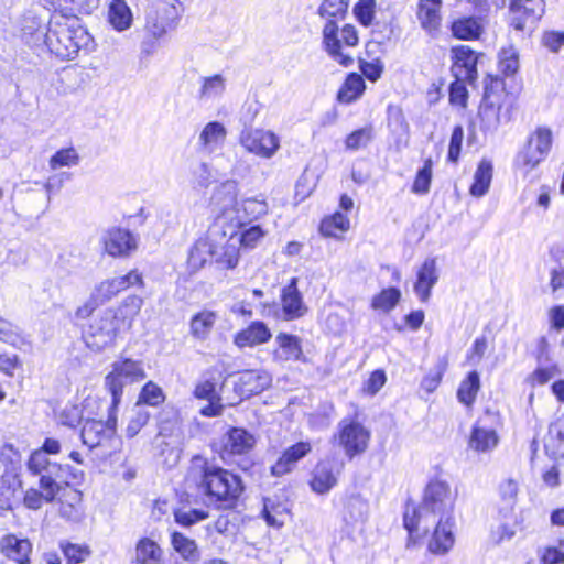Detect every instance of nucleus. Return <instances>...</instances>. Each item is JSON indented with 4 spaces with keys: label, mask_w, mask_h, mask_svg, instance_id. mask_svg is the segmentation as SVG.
Wrapping results in <instances>:
<instances>
[{
    "label": "nucleus",
    "mask_w": 564,
    "mask_h": 564,
    "mask_svg": "<svg viewBox=\"0 0 564 564\" xmlns=\"http://www.w3.org/2000/svg\"><path fill=\"white\" fill-rule=\"evenodd\" d=\"M457 492L452 489L446 480L432 479L426 485L421 505L408 507L404 511L403 523L410 534L422 531L424 534L430 530V523L435 518L454 517Z\"/></svg>",
    "instance_id": "1"
},
{
    "label": "nucleus",
    "mask_w": 564,
    "mask_h": 564,
    "mask_svg": "<svg viewBox=\"0 0 564 564\" xmlns=\"http://www.w3.org/2000/svg\"><path fill=\"white\" fill-rule=\"evenodd\" d=\"M187 481L195 484L199 491L215 501L232 505L243 490L240 477L212 465L202 456L193 457Z\"/></svg>",
    "instance_id": "2"
},
{
    "label": "nucleus",
    "mask_w": 564,
    "mask_h": 564,
    "mask_svg": "<svg viewBox=\"0 0 564 564\" xmlns=\"http://www.w3.org/2000/svg\"><path fill=\"white\" fill-rule=\"evenodd\" d=\"M93 42V36L80 25L76 17H67L62 13L52 15L45 43L56 56L73 59L82 50L89 52Z\"/></svg>",
    "instance_id": "3"
},
{
    "label": "nucleus",
    "mask_w": 564,
    "mask_h": 564,
    "mask_svg": "<svg viewBox=\"0 0 564 564\" xmlns=\"http://www.w3.org/2000/svg\"><path fill=\"white\" fill-rule=\"evenodd\" d=\"M181 15V3L177 0L153 1L145 10L144 32L150 41L143 42V50L150 53L154 48V42L177 28Z\"/></svg>",
    "instance_id": "4"
},
{
    "label": "nucleus",
    "mask_w": 564,
    "mask_h": 564,
    "mask_svg": "<svg viewBox=\"0 0 564 564\" xmlns=\"http://www.w3.org/2000/svg\"><path fill=\"white\" fill-rule=\"evenodd\" d=\"M349 0H323L317 9V14L326 20L323 28V45L328 55L338 64L348 67L352 64V57L339 50L337 21L343 20L348 10Z\"/></svg>",
    "instance_id": "5"
},
{
    "label": "nucleus",
    "mask_w": 564,
    "mask_h": 564,
    "mask_svg": "<svg viewBox=\"0 0 564 564\" xmlns=\"http://www.w3.org/2000/svg\"><path fill=\"white\" fill-rule=\"evenodd\" d=\"M28 470L33 476H39L40 489L57 496L70 481L77 479V474L69 465L51 462L43 452H33L26 463Z\"/></svg>",
    "instance_id": "6"
},
{
    "label": "nucleus",
    "mask_w": 564,
    "mask_h": 564,
    "mask_svg": "<svg viewBox=\"0 0 564 564\" xmlns=\"http://www.w3.org/2000/svg\"><path fill=\"white\" fill-rule=\"evenodd\" d=\"M122 326L119 324L113 308H106L93 316L87 327L83 330L86 345L100 351L112 345Z\"/></svg>",
    "instance_id": "7"
},
{
    "label": "nucleus",
    "mask_w": 564,
    "mask_h": 564,
    "mask_svg": "<svg viewBox=\"0 0 564 564\" xmlns=\"http://www.w3.org/2000/svg\"><path fill=\"white\" fill-rule=\"evenodd\" d=\"M145 378L141 361L130 358L117 360L111 366V371L105 378V386L111 394L112 409H117L121 401L123 387Z\"/></svg>",
    "instance_id": "8"
},
{
    "label": "nucleus",
    "mask_w": 564,
    "mask_h": 564,
    "mask_svg": "<svg viewBox=\"0 0 564 564\" xmlns=\"http://www.w3.org/2000/svg\"><path fill=\"white\" fill-rule=\"evenodd\" d=\"M553 141L552 131L539 127L528 139L524 149L517 156V165L529 173L533 171L547 156Z\"/></svg>",
    "instance_id": "9"
},
{
    "label": "nucleus",
    "mask_w": 564,
    "mask_h": 564,
    "mask_svg": "<svg viewBox=\"0 0 564 564\" xmlns=\"http://www.w3.org/2000/svg\"><path fill=\"white\" fill-rule=\"evenodd\" d=\"M501 86L502 83L496 80L485 88L478 112L484 131H496L501 123V109L507 97Z\"/></svg>",
    "instance_id": "10"
},
{
    "label": "nucleus",
    "mask_w": 564,
    "mask_h": 564,
    "mask_svg": "<svg viewBox=\"0 0 564 564\" xmlns=\"http://www.w3.org/2000/svg\"><path fill=\"white\" fill-rule=\"evenodd\" d=\"M239 143L249 153L262 159H271L280 149V138L270 130L243 129Z\"/></svg>",
    "instance_id": "11"
},
{
    "label": "nucleus",
    "mask_w": 564,
    "mask_h": 564,
    "mask_svg": "<svg viewBox=\"0 0 564 564\" xmlns=\"http://www.w3.org/2000/svg\"><path fill=\"white\" fill-rule=\"evenodd\" d=\"M345 462L338 456H327L317 463L310 480L311 489L318 494L329 492L338 482Z\"/></svg>",
    "instance_id": "12"
},
{
    "label": "nucleus",
    "mask_w": 564,
    "mask_h": 564,
    "mask_svg": "<svg viewBox=\"0 0 564 564\" xmlns=\"http://www.w3.org/2000/svg\"><path fill=\"white\" fill-rule=\"evenodd\" d=\"M338 444L350 459L362 454L369 444L370 432L359 422L343 420L338 424Z\"/></svg>",
    "instance_id": "13"
},
{
    "label": "nucleus",
    "mask_w": 564,
    "mask_h": 564,
    "mask_svg": "<svg viewBox=\"0 0 564 564\" xmlns=\"http://www.w3.org/2000/svg\"><path fill=\"white\" fill-rule=\"evenodd\" d=\"M433 533L427 543V551L434 555H446L455 545V517L435 518L430 523Z\"/></svg>",
    "instance_id": "14"
},
{
    "label": "nucleus",
    "mask_w": 564,
    "mask_h": 564,
    "mask_svg": "<svg viewBox=\"0 0 564 564\" xmlns=\"http://www.w3.org/2000/svg\"><path fill=\"white\" fill-rule=\"evenodd\" d=\"M100 242L105 252L113 258L128 257L138 248V238L131 231L118 227L106 230Z\"/></svg>",
    "instance_id": "15"
},
{
    "label": "nucleus",
    "mask_w": 564,
    "mask_h": 564,
    "mask_svg": "<svg viewBox=\"0 0 564 564\" xmlns=\"http://www.w3.org/2000/svg\"><path fill=\"white\" fill-rule=\"evenodd\" d=\"M281 312L276 314L282 321H294L303 317L308 308L304 303L303 295L297 289V279L293 278L284 286L280 295Z\"/></svg>",
    "instance_id": "16"
},
{
    "label": "nucleus",
    "mask_w": 564,
    "mask_h": 564,
    "mask_svg": "<svg viewBox=\"0 0 564 564\" xmlns=\"http://www.w3.org/2000/svg\"><path fill=\"white\" fill-rule=\"evenodd\" d=\"M511 25L519 31L533 25L544 13L543 0H511Z\"/></svg>",
    "instance_id": "17"
},
{
    "label": "nucleus",
    "mask_w": 564,
    "mask_h": 564,
    "mask_svg": "<svg viewBox=\"0 0 564 564\" xmlns=\"http://www.w3.org/2000/svg\"><path fill=\"white\" fill-rule=\"evenodd\" d=\"M137 284H142V276L138 271H131L126 275L105 280L95 286L91 293L93 301L102 304L110 301L119 292Z\"/></svg>",
    "instance_id": "18"
},
{
    "label": "nucleus",
    "mask_w": 564,
    "mask_h": 564,
    "mask_svg": "<svg viewBox=\"0 0 564 564\" xmlns=\"http://www.w3.org/2000/svg\"><path fill=\"white\" fill-rule=\"evenodd\" d=\"M254 444L256 438L251 433L245 429L232 427L223 436L219 453L223 459H229L249 453Z\"/></svg>",
    "instance_id": "19"
},
{
    "label": "nucleus",
    "mask_w": 564,
    "mask_h": 564,
    "mask_svg": "<svg viewBox=\"0 0 564 564\" xmlns=\"http://www.w3.org/2000/svg\"><path fill=\"white\" fill-rule=\"evenodd\" d=\"M116 409L110 406L109 416L107 422L101 420H87L82 429V441L89 448L98 446L102 440L111 436L116 431L117 417L115 415Z\"/></svg>",
    "instance_id": "20"
},
{
    "label": "nucleus",
    "mask_w": 564,
    "mask_h": 564,
    "mask_svg": "<svg viewBox=\"0 0 564 564\" xmlns=\"http://www.w3.org/2000/svg\"><path fill=\"white\" fill-rule=\"evenodd\" d=\"M238 183L229 180L216 187L212 203L221 210L217 216V226L223 225L226 220H232L231 214L235 213L234 206L237 203Z\"/></svg>",
    "instance_id": "21"
},
{
    "label": "nucleus",
    "mask_w": 564,
    "mask_h": 564,
    "mask_svg": "<svg viewBox=\"0 0 564 564\" xmlns=\"http://www.w3.org/2000/svg\"><path fill=\"white\" fill-rule=\"evenodd\" d=\"M275 348L272 351V359L276 364L288 361H300L303 359L302 340L300 337L279 333L274 339Z\"/></svg>",
    "instance_id": "22"
},
{
    "label": "nucleus",
    "mask_w": 564,
    "mask_h": 564,
    "mask_svg": "<svg viewBox=\"0 0 564 564\" xmlns=\"http://www.w3.org/2000/svg\"><path fill=\"white\" fill-rule=\"evenodd\" d=\"M452 73L456 79L477 78V55L467 45H459L452 50Z\"/></svg>",
    "instance_id": "23"
},
{
    "label": "nucleus",
    "mask_w": 564,
    "mask_h": 564,
    "mask_svg": "<svg viewBox=\"0 0 564 564\" xmlns=\"http://www.w3.org/2000/svg\"><path fill=\"white\" fill-rule=\"evenodd\" d=\"M227 138L226 127L218 122H208L198 135L197 148L204 154H213L220 150Z\"/></svg>",
    "instance_id": "24"
},
{
    "label": "nucleus",
    "mask_w": 564,
    "mask_h": 564,
    "mask_svg": "<svg viewBox=\"0 0 564 564\" xmlns=\"http://www.w3.org/2000/svg\"><path fill=\"white\" fill-rule=\"evenodd\" d=\"M32 549L29 539L18 538L14 534H7L0 541L1 553L17 564H30Z\"/></svg>",
    "instance_id": "25"
},
{
    "label": "nucleus",
    "mask_w": 564,
    "mask_h": 564,
    "mask_svg": "<svg viewBox=\"0 0 564 564\" xmlns=\"http://www.w3.org/2000/svg\"><path fill=\"white\" fill-rule=\"evenodd\" d=\"M271 376L265 370H246L240 373L236 384L238 392L249 398L259 394L271 384Z\"/></svg>",
    "instance_id": "26"
},
{
    "label": "nucleus",
    "mask_w": 564,
    "mask_h": 564,
    "mask_svg": "<svg viewBox=\"0 0 564 564\" xmlns=\"http://www.w3.org/2000/svg\"><path fill=\"white\" fill-rule=\"evenodd\" d=\"M312 451L310 442H299L286 448L276 463L272 466L271 471L274 476H282L293 470L299 460L305 457Z\"/></svg>",
    "instance_id": "27"
},
{
    "label": "nucleus",
    "mask_w": 564,
    "mask_h": 564,
    "mask_svg": "<svg viewBox=\"0 0 564 564\" xmlns=\"http://www.w3.org/2000/svg\"><path fill=\"white\" fill-rule=\"evenodd\" d=\"M442 0H420L417 4V20L429 34L438 32L442 23Z\"/></svg>",
    "instance_id": "28"
},
{
    "label": "nucleus",
    "mask_w": 564,
    "mask_h": 564,
    "mask_svg": "<svg viewBox=\"0 0 564 564\" xmlns=\"http://www.w3.org/2000/svg\"><path fill=\"white\" fill-rule=\"evenodd\" d=\"M438 281L436 261L433 258L426 259L417 271V279L414 284V292L421 302H427L431 290Z\"/></svg>",
    "instance_id": "29"
},
{
    "label": "nucleus",
    "mask_w": 564,
    "mask_h": 564,
    "mask_svg": "<svg viewBox=\"0 0 564 564\" xmlns=\"http://www.w3.org/2000/svg\"><path fill=\"white\" fill-rule=\"evenodd\" d=\"M271 337L272 334L268 326L263 322L257 321L238 332L234 343L239 348L254 347L268 343Z\"/></svg>",
    "instance_id": "30"
},
{
    "label": "nucleus",
    "mask_w": 564,
    "mask_h": 564,
    "mask_svg": "<svg viewBox=\"0 0 564 564\" xmlns=\"http://www.w3.org/2000/svg\"><path fill=\"white\" fill-rule=\"evenodd\" d=\"M269 206L265 198L260 195L258 197L246 198L241 202L240 209L235 210L238 214V219L231 229L240 228L243 221L257 220L268 214Z\"/></svg>",
    "instance_id": "31"
},
{
    "label": "nucleus",
    "mask_w": 564,
    "mask_h": 564,
    "mask_svg": "<svg viewBox=\"0 0 564 564\" xmlns=\"http://www.w3.org/2000/svg\"><path fill=\"white\" fill-rule=\"evenodd\" d=\"M500 522L491 530L490 539L495 544H501L514 538L520 530L518 517L511 510H500Z\"/></svg>",
    "instance_id": "32"
},
{
    "label": "nucleus",
    "mask_w": 564,
    "mask_h": 564,
    "mask_svg": "<svg viewBox=\"0 0 564 564\" xmlns=\"http://www.w3.org/2000/svg\"><path fill=\"white\" fill-rule=\"evenodd\" d=\"M108 21L118 32H123L131 28L133 14L124 0H112L110 2L108 9Z\"/></svg>",
    "instance_id": "33"
},
{
    "label": "nucleus",
    "mask_w": 564,
    "mask_h": 564,
    "mask_svg": "<svg viewBox=\"0 0 564 564\" xmlns=\"http://www.w3.org/2000/svg\"><path fill=\"white\" fill-rule=\"evenodd\" d=\"M368 501L361 495H351L344 505V521L349 525L365 522L368 517Z\"/></svg>",
    "instance_id": "34"
},
{
    "label": "nucleus",
    "mask_w": 564,
    "mask_h": 564,
    "mask_svg": "<svg viewBox=\"0 0 564 564\" xmlns=\"http://www.w3.org/2000/svg\"><path fill=\"white\" fill-rule=\"evenodd\" d=\"M492 163L488 160H481L474 174V183L469 188L470 195L482 197L489 191L492 180Z\"/></svg>",
    "instance_id": "35"
},
{
    "label": "nucleus",
    "mask_w": 564,
    "mask_h": 564,
    "mask_svg": "<svg viewBox=\"0 0 564 564\" xmlns=\"http://www.w3.org/2000/svg\"><path fill=\"white\" fill-rule=\"evenodd\" d=\"M498 444V435L494 429L475 425L469 438V446L477 452H488Z\"/></svg>",
    "instance_id": "36"
},
{
    "label": "nucleus",
    "mask_w": 564,
    "mask_h": 564,
    "mask_svg": "<svg viewBox=\"0 0 564 564\" xmlns=\"http://www.w3.org/2000/svg\"><path fill=\"white\" fill-rule=\"evenodd\" d=\"M226 90V78L216 74L200 78V87L197 94L199 100L207 101L219 98Z\"/></svg>",
    "instance_id": "37"
},
{
    "label": "nucleus",
    "mask_w": 564,
    "mask_h": 564,
    "mask_svg": "<svg viewBox=\"0 0 564 564\" xmlns=\"http://www.w3.org/2000/svg\"><path fill=\"white\" fill-rule=\"evenodd\" d=\"M142 305V297L130 295L126 297L117 308H113L116 317L122 328L131 326L132 321L140 313Z\"/></svg>",
    "instance_id": "38"
},
{
    "label": "nucleus",
    "mask_w": 564,
    "mask_h": 564,
    "mask_svg": "<svg viewBox=\"0 0 564 564\" xmlns=\"http://www.w3.org/2000/svg\"><path fill=\"white\" fill-rule=\"evenodd\" d=\"M217 315L212 311H202L195 314L191 319V333L192 335L200 340H204L210 334Z\"/></svg>",
    "instance_id": "39"
},
{
    "label": "nucleus",
    "mask_w": 564,
    "mask_h": 564,
    "mask_svg": "<svg viewBox=\"0 0 564 564\" xmlns=\"http://www.w3.org/2000/svg\"><path fill=\"white\" fill-rule=\"evenodd\" d=\"M365 90V80L362 76L352 73L348 75L344 85L338 91V100L344 104H350L358 99Z\"/></svg>",
    "instance_id": "40"
},
{
    "label": "nucleus",
    "mask_w": 564,
    "mask_h": 564,
    "mask_svg": "<svg viewBox=\"0 0 564 564\" xmlns=\"http://www.w3.org/2000/svg\"><path fill=\"white\" fill-rule=\"evenodd\" d=\"M480 389V378L477 371H470L460 382L457 390V399L460 403L470 406L476 400Z\"/></svg>",
    "instance_id": "41"
},
{
    "label": "nucleus",
    "mask_w": 564,
    "mask_h": 564,
    "mask_svg": "<svg viewBox=\"0 0 564 564\" xmlns=\"http://www.w3.org/2000/svg\"><path fill=\"white\" fill-rule=\"evenodd\" d=\"M452 33L459 40H474L481 33V25L475 18H462L452 23Z\"/></svg>",
    "instance_id": "42"
},
{
    "label": "nucleus",
    "mask_w": 564,
    "mask_h": 564,
    "mask_svg": "<svg viewBox=\"0 0 564 564\" xmlns=\"http://www.w3.org/2000/svg\"><path fill=\"white\" fill-rule=\"evenodd\" d=\"M172 545L174 550L188 562H197L199 560V552L197 544L194 540L185 536L182 533L174 532L172 534Z\"/></svg>",
    "instance_id": "43"
},
{
    "label": "nucleus",
    "mask_w": 564,
    "mask_h": 564,
    "mask_svg": "<svg viewBox=\"0 0 564 564\" xmlns=\"http://www.w3.org/2000/svg\"><path fill=\"white\" fill-rule=\"evenodd\" d=\"M401 299V292L397 288L383 289L379 294L375 295L371 301V307L376 311L389 313L392 311Z\"/></svg>",
    "instance_id": "44"
},
{
    "label": "nucleus",
    "mask_w": 564,
    "mask_h": 564,
    "mask_svg": "<svg viewBox=\"0 0 564 564\" xmlns=\"http://www.w3.org/2000/svg\"><path fill=\"white\" fill-rule=\"evenodd\" d=\"M80 162L77 150L73 147L56 151L48 160V167L53 171L62 167H74Z\"/></svg>",
    "instance_id": "45"
},
{
    "label": "nucleus",
    "mask_w": 564,
    "mask_h": 564,
    "mask_svg": "<svg viewBox=\"0 0 564 564\" xmlns=\"http://www.w3.org/2000/svg\"><path fill=\"white\" fill-rule=\"evenodd\" d=\"M349 225L348 217L337 212L333 216L323 219L319 230L326 237H337L339 234L347 231Z\"/></svg>",
    "instance_id": "46"
},
{
    "label": "nucleus",
    "mask_w": 564,
    "mask_h": 564,
    "mask_svg": "<svg viewBox=\"0 0 564 564\" xmlns=\"http://www.w3.org/2000/svg\"><path fill=\"white\" fill-rule=\"evenodd\" d=\"M161 557L160 546L152 540L144 538L139 541L135 549V558L141 564H156Z\"/></svg>",
    "instance_id": "47"
},
{
    "label": "nucleus",
    "mask_w": 564,
    "mask_h": 564,
    "mask_svg": "<svg viewBox=\"0 0 564 564\" xmlns=\"http://www.w3.org/2000/svg\"><path fill=\"white\" fill-rule=\"evenodd\" d=\"M498 67L506 75H514L519 69V52L513 45L502 47L498 53Z\"/></svg>",
    "instance_id": "48"
},
{
    "label": "nucleus",
    "mask_w": 564,
    "mask_h": 564,
    "mask_svg": "<svg viewBox=\"0 0 564 564\" xmlns=\"http://www.w3.org/2000/svg\"><path fill=\"white\" fill-rule=\"evenodd\" d=\"M59 549L62 550L67 564H80L85 562L91 554L88 545L70 543L67 541H61Z\"/></svg>",
    "instance_id": "49"
},
{
    "label": "nucleus",
    "mask_w": 564,
    "mask_h": 564,
    "mask_svg": "<svg viewBox=\"0 0 564 564\" xmlns=\"http://www.w3.org/2000/svg\"><path fill=\"white\" fill-rule=\"evenodd\" d=\"M209 253H210L209 240L199 239L198 241H196V243L192 247V249L189 251L188 260H187L188 265L193 270H199L208 261H210Z\"/></svg>",
    "instance_id": "50"
},
{
    "label": "nucleus",
    "mask_w": 564,
    "mask_h": 564,
    "mask_svg": "<svg viewBox=\"0 0 564 564\" xmlns=\"http://www.w3.org/2000/svg\"><path fill=\"white\" fill-rule=\"evenodd\" d=\"M61 11H67L72 17L90 14L99 6V0H56Z\"/></svg>",
    "instance_id": "51"
},
{
    "label": "nucleus",
    "mask_w": 564,
    "mask_h": 564,
    "mask_svg": "<svg viewBox=\"0 0 564 564\" xmlns=\"http://www.w3.org/2000/svg\"><path fill=\"white\" fill-rule=\"evenodd\" d=\"M220 265L226 269H234L239 261V249L237 248L236 230L230 229L229 237L225 240V249L221 251Z\"/></svg>",
    "instance_id": "52"
},
{
    "label": "nucleus",
    "mask_w": 564,
    "mask_h": 564,
    "mask_svg": "<svg viewBox=\"0 0 564 564\" xmlns=\"http://www.w3.org/2000/svg\"><path fill=\"white\" fill-rule=\"evenodd\" d=\"M207 512L202 509L181 507L174 510L175 522L183 527H191L207 518Z\"/></svg>",
    "instance_id": "53"
},
{
    "label": "nucleus",
    "mask_w": 564,
    "mask_h": 564,
    "mask_svg": "<svg viewBox=\"0 0 564 564\" xmlns=\"http://www.w3.org/2000/svg\"><path fill=\"white\" fill-rule=\"evenodd\" d=\"M56 496L47 494V490H39L35 488H29L23 497V503L28 509L39 510L43 507V503H51L55 500Z\"/></svg>",
    "instance_id": "54"
},
{
    "label": "nucleus",
    "mask_w": 564,
    "mask_h": 564,
    "mask_svg": "<svg viewBox=\"0 0 564 564\" xmlns=\"http://www.w3.org/2000/svg\"><path fill=\"white\" fill-rule=\"evenodd\" d=\"M373 139V129L371 127H364L352 131L347 135L345 145L346 149L356 151L367 147Z\"/></svg>",
    "instance_id": "55"
},
{
    "label": "nucleus",
    "mask_w": 564,
    "mask_h": 564,
    "mask_svg": "<svg viewBox=\"0 0 564 564\" xmlns=\"http://www.w3.org/2000/svg\"><path fill=\"white\" fill-rule=\"evenodd\" d=\"M165 397L162 389L154 382L149 381L142 388L137 404L156 406L164 401Z\"/></svg>",
    "instance_id": "56"
},
{
    "label": "nucleus",
    "mask_w": 564,
    "mask_h": 564,
    "mask_svg": "<svg viewBox=\"0 0 564 564\" xmlns=\"http://www.w3.org/2000/svg\"><path fill=\"white\" fill-rule=\"evenodd\" d=\"M432 180V159L429 158L424 161V165L416 173L412 192L415 194L424 195L429 193Z\"/></svg>",
    "instance_id": "57"
},
{
    "label": "nucleus",
    "mask_w": 564,
    "mask_h": 564,
    "mask_svg": "<svg viewBox=\"0 0 564 564\" xmlns=\"http://www.w3.org/2000/svg\"><path fill=\"white\" fill-rule=\"evenodd\" d=\"M150 417L149 412L144 409V406L140 404H135L132 415L129 419L126 434L128 437H134L141 429L148 423Z\"/></svg>",
    "instance_id": "58"
},
{
    "label": "nucleus",
    "mask_w": 564,
    "mask_h": 564,
    "mask_svg": "<svg viewBox=\"0 0 564 564\" xmlns=\"http://www.w3.org/2000/svg\"><path fill=\"white\" fill-rule=\"evenodd\" d=\"M263 237L264 231L259 225L251 226L240 232L236 230L237 245L240 243L246 249H253Z\"/></svg>",
    "instance_id": "59"
},
{
    "label": "nucleus",
    "mask_w": 564,
    "mask_h": 564,
    "mask_svg": "<svg viewBox=\"0 0 564 564\" xmlns=\"http://www.w3.org/2000/svg\"><path fill=\"white\" fill-rule=\"evenodd\" d=\"M473 83V79H456L449 86V101L453 105L465 107L467 104L468 91L466 83Z\"/></svg>",
    "instance_id": "60"
},
{
    "label": "nucleus",
    "mask_w": 564,
    "mask_h": 564,
    "mask_svg": "<svg viewBox=\"0 0 564 564\" xmlns=\"http://www.w3.org/2000/svg\"><path fill=\"white\" fill-rule=\"evenodd\" d=\"M376 1L375 0H359L354 8V13L357 20L365 26L371 24L375 15Z\"/></svg>",
    "instance_id": "61"
},
{
    "label": "nucleus",
    "mask_w": 564,
    "mask_h": 564,
    "mask_svg": "<svg viewBox=\"0 0 564 564\" xmlns=\"http://www.w3.org/2000/svg\"><path fill=\"white\" fill-rule=\"evenodd\" d=\"M519 486L513 479H505L499 486L501 499L506 501L508 508L506 510L513 511V505L518 496Z\"/></svg>",
    "instance_id": "62"
},
{
    "label": "nucleus",
    "mask_w": 564,
    "mask_h": 564,
    "mask_svg": "<svg viewBox=\"0 0 564 564\" xmlns=\"http://www.w3.org/2000/svg\"><path fill=\"white\" fill-rule=\"evenodd\" d=\"M61 424L74 427L83 420V410L75 404H67L59 413Z\"/></svg>",
    "instance_id": "63"
},
{
    "label": "nucleus",
    "mask_w": 564,
    "mask_h": 564,
    "mask_svg": "<svg viewBox=\"0 0 564 564\" xmlns=\"http://www.w3.org/2000/svg\"><path fill=\"white\" fill-rule=\"evenodd\" d=\"M554 441L564 442V415L558 417L549 427V433L545 437L544 448H552Z\"/></svg>",
    "instance_id": "64"
}]
</instances>
